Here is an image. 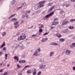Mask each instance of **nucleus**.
<instances>
[{"label": "nucleus", "mask_w": 75, "mask_h": 75, "mask_svg": "<svg viewBox=\"0 0 75 75\" xmlns=\"http://www.w3.org/2000/svg\"><path fill=\"white\" fill-rule=\"evenodd\" d=\"M19 47L20 49L21 50L22 49H24L25 48V46L23 45L21 43H19L18 45H17L15 48V50H17V47Z\"/></svg>", "instance_id": "obj_1"}, {"label": "nucleus", "mask_w": 75, "mask_h": 75, "mask_svg": "<svg viewBox=\"0 0 75 75\" xmlns=\"http://www.w3.org/2000/svg\"><path fill=\"white\" fill-rule=\"evenodd\" d=\"M45 3V1H42L40 2L39 3L40 6H38V7H42L44 6V4Z\"/></svg>", "instance_id": "obj_2"}, {"label": "nucleus", "mask_w": 75, "mask_h": 75, "mask_svg": "<svg viewBox=\"0 0 75 75\" xmlns=\"http://www.w3.org/2000/svg\"><path fill=\"white\" fill-rule=\"evenodd\" d=\"M40 48H38L36 50V51L35 52V53L33 54L34 55H35V56H38V55H39V54H38L37 53L40 52Z\"/></svg>", "instance_id": "obj_3"}, {"label": "nucleus", "mask_w": 75, "mask_h": 75, "mask_svg": "<svg viewBox=\"0 0 75 75\" xmlns=\"http://www.w3.org/2000/svg\"><path fill=\"white\" fill-rule=\"evenodd\" d=\"M54 12L53 11L52 12H51L49 14L46 15L45 16V18H48L49 17H50V16H51L52 15H53V14H54Z\"/></svg>", "instance_id": "obj_4"}, {"label": "nucleus", "mask_w": 75, "mask_h": 75, "mask_svg": "<svg viewBox=\"0 0 75 75\" xmlns=\"http://www.w3.org/2000/svg\"><path fill=\"white\" fill-rule=\"evenodd\" d=\"M66 20L65 19L63 21V22L62 23V25H67L68 23H69V21H66Z\"/></svg>", "instance_id": "obj_5"}, {"label": "nucleus", "mask_w": 75, "mask_h": 75, "mask_svg": "<svg viewBox=\"0 0 75 75\" xmlns=\"http://www.w3.org/2000/svg\"><path fill=\"white\" fill-rule=\"evenodd\" d=\"M20 37L22 40H24L26 38V36L24 34H22V36H21Z\"/></svg>", "instance_id": "obj_6"}, {"label": "nucleus", "mask_w": 75, "mask_h": 75, "mask_svg": "<svg viewBox=\"0 0 75 75\" xmlns=\"http://www.w3.org/2000/svg\"><path fill=\"white\" fill-rule=\"evenodd\" d=\"M21 6L20 7H18V8L19 9H20V8H21V7H22L23 6H26V3H22V4H21Z\"/></svg>", "instance_id": "obj_7"}, {"label": "nucleus", "mask_w": 75, "mask_h": 75, "mask_svg": "<svg viewBox=\"0 0 75 75\" xmlns=\"http://www.w3.org/2000/svg\"><path fill=\"white\" fill-rule=\"evenodd\" d=\"M51 44L52 45H59L57 43H54L53 42H51Z\"/></svg>", "instance_id": "obj_8"}, {"label": "nucleus", "mask_w": 75, "mask_h": 75, "mask_svg": "<svg viewBox=\"0 0 75 75\" xmlns=\"http://www.w3.org/2000/svg\"><path fill=\"white\" fill-rule=\"evenodd\" d=\"M45 67V66L43 65H41L40 66V69H44Z\"/></svg>", "instance_id": "obj_9"}, {"label": "nucleus", "mask_w": 75, "mask_h": 75, "mask_svg": "<svg viewBox=\"0 0 75 75\" xmlns=\"http://www.w3.org/2000/svg\"><path fill=\"white\" fill-rule=\"evenodd\" d=\"M66 54L67 55H69L70 54V51L69 50H67L66 51Z\"/></svg>", "instance_id": "obj_10"}, {"label": "nucleus", "mask_w": 75, "mask_h": 75, "mask_svg": "<svg viewBox=\"0 0 75 75\" xmlns=\"http://www.w3.org/2000/svg\"><path fill=\"white\" fill-rule=\"evenodd\" d=\"M48 38H44L42 39V40H41L42 42H44V41H47V40H48Z\"/></svg>", "instance_id": "obj_11"}, {"label": "nucleus", "mask_w": 75, "mask_h": 75, "mask_svg": "<svg viewBox=\"0 0 75 75\" xmlns=\"http://www.w3.org/2000/svg\"><path fill=\"white\" fill-rule=\"evenodd\" d=\"M19 63H25V60H20L19 61Z\"/></svg>", "instance_id": "obj_12"}, {"label": "nucleus", "mask_w": 75, "mask_h": 75, "mask_svg": "<svg viewBox=\"0 0 75 75\" xmlns=\"http://www.w3.org/2000/svg\"><path fill=\"white\" fill-rule=\"evenodd\" d=\"M56 36H57V37H58V38H60L61 37H62L61 35V34H57Z\"/></svg>", "instance_id": "obj_13"}, {"label": "nucleus", "mask_w": 75, "mask_h": 75, "mask_svg": "<svg viewBox=\"0 0 75 75\" xmlns=\"http://www.w3.org/2000/svg\"><path fill=\"white\" fill-rule=\"evenodd\" d=\"M58 24V22H54L53 23V24H52V25H57Z\"/></svg>", "instance_id": "obj_14"}, {"label": "nucleus", "mask_w": 75, "mask_h": 75, "mask_svg": "<svg viewBox=\"0 0 75 75\" xmlns=\"http://www.w3.org/2000/svg\"><path fill=\"white\" fill-rule=\"evenodd\" d=\"M14 59L15 60H17V61H18V57L17 56H15L14 57Z\"/></svg>", "instance_id": "obj_15"}, {"label": "nucleus", "mask_w": 75, "mask_h": 75, "mask_svg": "<svg viewBox=\"0 0 75 75\" xmlns=\"http://www.w3.org/2000/svg\"><path fill=\"white\" fill-rule=\"evenodd\" d=\"M69 29H70L71 30L72 29H74V27L73 26H70L69 28Z\"/></svg>", "instance_id": "obj_16"}, {"label": "nucleus", "mask_w": 75, "mask_h": 75, "mask_svg": "<svg viewBox=\"0 0 75 75\" xmlns=\"http://www.w3.org/2000/svg\"><path fill=\"white\" fill-rule=\"evenodd\" d=\"M54 7V6H53V7H51L49 10V12H50V11L52 10L53 8Z\"/></svg>", "instance_id": "obj_17"}, {"label": "nucleus", "mask_w": 75, "mask_h": 75, "mask_svg": "<svg viewBox=\"0 0 75 75\" xmlns=\"http://www.w3.org/2000/svg\"><path fill=\"white\" fill-rule=\"evenodd\" d=\"M64 41H65V39L63 38L60 39V42H63Z\"/></svg>", "instance_id": "obj_18"}, {"label": "nucleus", "mask_w": 75, "mask_h": 75, "mask_svg": "<svg viewBox=\"0 0 75 75\" xmlns=\"http://www.w3.org/2000/svg\"><path fill=\"white\" fill-rule=\"evenodd\" d=\"M54 54V52H51L50 53V57H51V56H52V55Z\"/></svg>", "instance_id": "obj_19"}, {"label": "nucleus", "mask_w": 75, "mask_h": 75, "mask_svg": "<svg viewBox=\"0 0 75 75\" xmlns=\"http://www.w3.org/2000/svg\"><path fill=\"white\" fill-rule=\"evenodd\" d=\"M18 23H19V22L17 21H15L14 23V25H17V24H18Z\"/></svg>", "instance_id": "obj_20"}, {"label": "nucleus", "mask_w": 75, "mask_h": 75, "mask_svg": "<svg viewBox=\"0 0 75 75\" xmlns=\"http://www.w3.org/2000/svg\"><path fill=\"white\" fill-rule=\"evenodd\" d=\"M6 32H4L3 33H2V35L3 36H5L6 35Z\"/></svg>", "instance_id": "obj_21"}, {"label": "nucleus", "mask_w": 75, "mask_h": 75, "mask_svg": "<svg viewBox=\"0 0 75 75\" xmlns=\"http://www.w3.org/2000/svg\"><path fill=\"white\" fill-rule=\"evenodd\" d=\"M43 31L42 29V28H40L39 29V33H42V32Z\"/></svg>", "instance_id": "obj_22"}, {"label": "nucleus", "mask_w": 75, "mask_h": 75, "mask_svg": "<svg viewBox=\"0 0 75 75\" xmlns=\"http://www.w3.org/2000/svg\"><path fill=\"white\" fill-rule=\"evenodd\" d=\"M71 22H73L74 21H75V19H71L70 20Z\"/></svg>", "instance_id": "obj_23"}, {"label": "nucleus", "mask_w": 75, "mask_h": 75, "mask_svg": "<svg viewBox=\"0 0 75 75\" xmlns=\"http://www.w3.org/2000/svg\"><path fill=\"white\" fill-rule=\"evenodd\" d=\"M30 67V66H26L25 67H24V68L23 69V70L24 71V69H25V68H28V67Z\"/></svg>", "instance_id": "obj_24"}, {"label": "nucleus", "mask_w": 75, "mask_h": 75, "mask_svg": "<svg viewBox=\"0 0 75 75\" xmlns=\"http://www.w3.org/2000/svg\"><path fill=\"white\" fill-rule=\"evenodd\" d=\"M41 74V71H40L38 73L37 75H40Z\"/></svg>", "instance_id": "obj_25"}, {"label": "nucleus", "mask_w": 75, "mask_h": 75, "mask_svg": "<svg viewBox=\"0 0 75 75\" xmlns=\"http://www.w3.org/2000/svg\"><path fill=\"white\" fill-rule=\"evenodd\" d=\"M27 73L28 74H30V73H31V70H28V71H27Z\"/></svg>", "instance_id": "obj_26"}, {"label": "nucleus", "mask_w": 75, "mask_h": 75, "mask_svg": "<svg viewBox=\"0 0 75 75\" xmlns=\"http://www.w3.org/2000/svg\"><path fill=\"white\" fill-rule=\"evenodd\" d=\"M17 67L18 68V69H19V68H20L21 67V66L19 65L18 64L17 65Z\"/></svg>", "instance_id": "obj_27"}, {"label": "nucleus", "mask_w": 75, "mask_h": 75, "mask_svg": "<svg viewBox=\"0 0 75 75\" xmlns=\"http://www.w3.org/2000/svg\"><path fill=\"white\" fill-rule=\"evenodd\" d=\"M64 11L61 10L60 11L59 13L60 14H62V13H64Z\"/></svg>", "instance_id": "obj_28"}, {"label": "nucleus", "mask_w": 75, "mask_h": 75, "mask_svg": "<svg viewBox=\"0 0 75 75\" xmlns=\"http://www.w3.org/2000/svg\"><path fill=\"white\" fill-rule=\"evenodd\" d=\"M5 45V42H4L3 44L1 45V47H4Z\"/></svg>", "instance_id": "obj_29"}, {"label": "nucleus", "mask_w": 75, "mask_h": 75, "mask_svg": "<svg viewBox=\"0 0 75 75\" xmlns=\"http://www.w3.org/2000/svg\"><path fill=\"white\" fill-rule=\"evenodd\" d=\"M22 40L21 39V36L20 37V38H18V41H20L21 40Z\"/></svg>", "instance_id": "obj_30"}, {"label": "nucleus", "mask_w": 75, "mask_h": 75, "mask_svg": "<svg viewBox=\"0 0 75 75\" xmlns=\"http://www.w3.org/2000/svg\"><path fill=\"white\" fill-rule=\"evenodd\" d=\"M14 3H15V0H13L11 2V4H13Z\"/></svg>", "instance_id": "obj_31"}, {"label": "nucleus", "mask_w": 75, "mask_h": 75, "mask_svg": "<svg viewBox=\"0 0 75 75\" xmlns=\"http://www.w3.org/2000/svg\"><path fill=\"white\" fill-rule=\"evenodd\" d=\"M36 73H37V71H34V72H33V75H35L36 74Z\"/></svg>", "instance_id": "obj_32"}, {"label": "nucleus", "mask_w": 75, "mask_h": 75, "mask_svg": "<svg viewBox=\"0 0 75 75\" xmlns=\"http://www.w3.org/2000/svg\"><path fill=\"white\" fill-rule=\"evenodd\" d=\"M70 47L71 48H72L74 47V46H73V45H72V44L70 45Z\"/></svg>", "instance_id": "obj_33"}, {"label": "nucleus", "mask_w": 75, "mask_h": 75, "mask_svg": "<svg viewBox=\"0 0 75 75\" xmlns=\"http://www.w3.org/2000/svg\"><path fill=\"white\" fill-rule=\"evenodd\" d=\"M16 14H14L13 15H12L10 17V18H11V17H13Z\"/></svg>", "instance_id": "obj_34"}, {"label": "nucleus", "mask_w": 75, "mask_h": 75, "mask_svg": "<svg viewBox=\"0 0 75 75\" xmlns=\"http://www.w3.org/2000/svg\"><path fill=\"white\" fill-rule=\"evenodd\" d=\"M17 20V18H14L12 19V21H14L15 20V21H16Z\"/></svg>", "instance_id": "obj_35"}, {"label": "nucleus", "mask_w": 75, "mask_h": 75, "mask_svg": "<svg viewBox=\"0 0 75 75\" xmlns=\"http://www.w3.org/2000/svg\"><path fill=\"white\" fill-rule=\"evenodd\" d=\"M5 59H7V54H6L5 55Z\"/></svg>", "instance_id": "obj_36"}, {"label": "nucleus", "mask_w": 75, "mask_h": 75, "mask_svg": "<svg viewBox=\"0 0 75 75\" xmlns=\"http://www.w3.org/2000/svg\"><path fill=\"white\" fill-rule=\"evenodd\" d=\"M58 20V18H55L54 19V21H57Z\"/></svg>", "instance_id": "obj_37"}, {"label": "nucleus", "mask_w": 75, "mask_h": 75, "mask_svg": "<svg viewBox=\"0 0 75 75\" xmlns=\"http://www.w3.org/2000/svg\"><path fill=\"white\" fill-rule=\"evenodd\" d=\"M72 45L74 47H75V43H72Z\"/></svg>", "instance_id": "obj_38"}, {"label": "nucleus", "mask_w": 75, "mask_h": 75, "mask_svg": "<svg viewBox=\"0 0 75 75\" xmlns=\"http://www.w3.org/2000/svg\"><path fill=\"white\" fill-rule=\"evenodd\" d=\"M52 3L49 4L48 6H52Z\"/></svg>", "instance_id": "obj_39"}, {"label": "nucleus", "mask_w": 75, "mask_h": 75, "mask_svg": "<svg viewBox=\"0 0 75 75\" xmlns=\"http://www.w3.org/2000/svg\"><path fill=\"white\" fill-rule=\"evenodd\" d=\"M18 26H19V24H18L17 26H15V28H17V27H18Z\"/></svg>", "instance_id": "obj_40"}, {"label": "nucleus", "mask_w": 75, "mask_h": 75, "mask_svg": "<svg viewBox=\"0 0 75 75\" xmlns=\"http://www.w3.org/2000/svg\"><path fill=\"white\" fill-rule=\"evenodd\" d=\"M3 50H4V51H5V50H6V48L5 47H4L3 48Z\"/></svg>", "instance_id": "obj_41"}, {"label": "nucleus", "mask_w": 75, "mask_h": 75, "mask_svg": "<svg viewBox=\"0 0 75 75\" xmlns=\"http://www.w3.org/2000/svg\"><path fill=\"white\" fill-rule=\"evenodd\" d=\"M25 15H23L22 16V18H25Z\"/></svg>", "instance_id": "obj_42"}, {"label": "nucleus", "mask_w": 75, "mask_h": 75, "mask_svg": "<svg viewBox=\"0 0 75 75\" xmlns=\"http://www.w3.org/2000/svg\"><path fill=\"white\" fill-rule=\"evenodd\" d=\"M48 34V33H46L43 34V35H47V34Z\"/></svg>", "instance_id": "obj_43"}, {"label": "nucleus", "mask_w": 75, "mask_h": 75, "mask_svg": "<svg viewBox=\"0 0 75 75\" xmlns=\"http://www.w3.org/2000/svg\"><path fill=\"white\" fill-rule=\"evenodd\" d=\"M69 4H68L67 5H66V7H69Z\"/></svg>", "instance_id": "obj_44"}, {"label": "nucleus", "mask_w": 75, "mask_h": 75, "mask_svg": "<svg viewBox=\"0 0 75 75\" xmlns=\"http://www.w3.org/2000/svg\"><path fill=\"white\" fill-rule=\"evenodd\" d=\"M73 70H75V67H73Z\"/></svg>", "instance_id": "obj_45"}, {"label": "nucleus", "mask_w": 75, "mask_h": 75, "mask_svg": "<svg viewBox=\"0 0 75 75\" xmlns=\"http://www.w3.org/2000/svg\"><path fill=\"white\" fill-rule=\"evenodd\" d=\"M35 36H36V35H32V37H35Z\"/></svg>", "instance_id": "obj_46"}, {"label": "nucleus", "mask_w": 75, "mask_h": 75, "mask_svg": "<svg viewBox=\"0 0 75 75\" xmlns=\"http://www.w3.org/2000/svg\"><path fill=\"white\" fill-rule=\"evenodd\" d=\"M54 28V27H51L50 28L51 29H53Z\"/></svg>", "instance_id": "obj_47"}, {"label": "nucleus", "mask_w": 75, "mask_h": 75, "mask_svg": "<svg viewBox=\"0 0 75 75\" xmlns=\"http://www.w3.org/2000/svg\"><path fill=\"white\" fill-rule=\"evenodd\" d=\"M15 45H13L11 46V47L12 48H14V46Z\"/></svg>", "instance_id": "obj_48"}, {"label": "nucleus", "mask_w": 75, "mask_h": 75, "mask_svg": "<svg viewBox=\"0 0 75 75\" xmlns=\"http://www.w3.org/2000/svg\"><path fill=\"white\" fill-rule=\"evenodd\" d=\"M20 33H18L16 35H19V34H20Z\"/></svg>", "instance_id": "obj_49"}, {"label": "nucleus", "mask_w": 75, "mask_h": 75, "mask_svg": "<svg viewBox=\"0 0 75 75\" xmlns=\"http://www.w3.org/2000/svg\"><path fill=\"white\" fill-rule=\"evenodd\" d=\"M3 72V70L2 69H1L0 70V72Z\"/></svg>", "instance_id": "obj_50"}, {"label": "nucleus", "mask_w": 75, "mask_h": 75, "mask_svg": "<svg viewBox=\"0 0 75 75\" xmlns=\"http://www.w3.org/2000/svg\"><path fill=\"white\" fill-rule=\"evenodd\" d=\"M18 75H23L21 73H19Z\"/></svg>", "instance_id": "obj_51"}, {"label": "nucleus", "mask_w": 75, "mask_h": 75, "mask_svg": "<svg viewBox=\"0 0 75 75\" xmlns=\"http://www.w3.org/2000/svg\"><path fill=\"white\" fill-rule=\"evenodd\" d=\"M71 1L74 2V1H75V0H71Z\"/></svg>", "instance_id": "obj_52"}, {"label": "nucleus", "mask_w": 75, "mask_h": 75, "mask_svg": "<svg viewBox=\"0 0 75 75\" xmlns=\"http://www.w3.org/2000/svg\"><path fill=\"white\" fill-rule=\"evenodd\" d=\"M43 26H44V25H41V28H42L43 27Z\"/></svg>", "instance_id": "obj_53"}, {"label": "nucleus", "mask_w": 75, "mask_h": 75, "mask_svg": "<svg viewBox=\"0 0 75 75\" xmlns=\"http://www.w3.org/2000/svg\"><path fill=\"white\" fill-rule=\"evenodd\" d=\"M1 54H2V52H0V56L1 55Z\"/></svg>", "instance_id": "obj_54"}, {"label": "nucleus", "mask_w": 75, "mask_h": 75, "mask_svg": "<svg viewBox=\"0 0 75 75\" xmlns=\"http://www.w3.org/2000/svg\"><path fill=\"white\" fill-rule=\"evenodd\" d=\"M66 60V59H64L63 60H62L63 61H65Z\"/></svg>", "instance_id": "obj_55"}, {"label": "nucleus", "mask_w": 75, "mask_h": 75, "mask_svg": "<svg viewBox=\"0 0 75 75\" xmlns=\"http://www.w3.org/2000/svg\"><path fill=\"white\" fill-rule=\"evenodd\" d=\"M66 31H68V29H66Z\"/></svg>", "instance_id": "obj_56"}, {"label": "nucleus", "mask_w": 75, "mask_h": 75, "mask_svg": "<svg viewBox=\"0 0 75 75\" xmlns=\"http://www.w3.org/2000/svg\"><path fill=\"white\" fill-rule=\"evenodd\" d=\"M34 71H36V69H34Z\"/></svg>", "instance_id": "obj_57"}, {"label": "nucleus", "mask_w": 75, "mask_h": 75, "mask_svg": "<svg viewBox=\"0 0 75 75\" xmlns=\"http://www.w3.org/2000/svg\"><path fill=\"white\" fill-rule=\"evenodd\" d=\"M61 10V8L57 9V10Z\"/></svg>", "instance_id": "obj_58"}, {"label": "nucleus", "mask_w": 75, "mask_h": 75, "mask_svg": "<svg viewBox=\"0 0 75 75\" xmlns=\"http://www.w3.org/2000/svg\"><path fill=\"white\" fill-rule=\"evenodd\" d=\"M28 13H30V11H28Z\"/></svg>", "instance_id": "obj_59"}, {"label": "nucleus", "mask_w": 75, "mask_h": 75, "mask_svg": "<svg viewBox=\"0 0 75 75\" xmlns=\"http://www.w3.org/2000/svg\"><path fill=\"white\" fill-rule=\"evenodd\" d=\"M75 62H72V64H75Z\"/></svg>", "instance_id": "obj_60"}, {"label": "nucleus", "mask_w": 75, "mask_h": 75, "mask_svg": "<svg viewBox=\"0 0 75 75\" xmlns=\"http://www.w3.org/2000/svg\"><path fill=\"white\" fill-rule=\"evenodd\" d=\"M7 67H9V64H8V65H7Z\"/></svg>", "instance_id": "obj_61"}, {"label": "nucleus", "mask_w": 75, "mask_h": 75, "mask_svg": "<svg viewBox=\"0 0 75 75\" xmlns=\"http://www.w3.org/2000/svg\"><path fill=\"white\" fill-rule=\"evenodd\" d=\"M26 18H28V16H26Z\"/></svg>", "instance_id": "obj_62"}, {"label": "nucleus", "mask_w": 75, "mask_h": 75, "mask_svg": "<svg viewBox=\"0 0 75 75\" xmlns=\"http://www.w3.org/2000/svg\"><path fill=\"white\" fill-rule=\"evenodd\" d=\"M0 65H2V64L1 63L0 64Z\"/></svg>", "instance_id": "obj_63"}, {"label": "nucleus", "mask_w": 75, "mask_h": 75, "mask_svg": "<svg viewBox=\"0 0 75 75\" xmlns=\"http://www.w3.org/2000/svg\"><path fill=\"white\" fill-rule=\"evenodd\" d=\"M60 75H62V74H60Z\"/></svg>", "instance_id": "obj_64"}]
</instances>
